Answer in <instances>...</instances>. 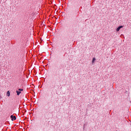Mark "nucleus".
<instances>
[{
    "mask_svg": "<svg viewBox=\"0 0 131 131\" xmlns=\"http://www.w3.org/2000/svg\"><path fill=\"white\" fill-rule=\"evenodd\" d=\"M121 28H123V26H120L119 27L117 28V29H116V31L118 32L120 30V29H121Z\"/></svg>",
    "mask_w": 131,
    "mask_h": 131,
    "instance_id": "f257e3e1",
    "label": "nucleus"
},
{
    "mask_svg": "<svg viewBox=\"0 0 131 131\" xmlns=\"http://www.w3.org/2000/svg\"><path fill=\"white\" fill-rule=\"evenodd\" d=\"M10 117H11V118L12 121H14V120H16V116L11 115V116H10Z\"/></svg>",
    "mask_w": 131,
    "mask_h": 131,
    "instance_id": "f03ea898",
    "label": "nucleus"
},
{
    "mask_svg": "<svg viewBox=\"0 0 131 131\" xmlns=\"http://www.w3.org/2000/svg\"><path fill=\"white\" fill-rule=\"evenodd\" d=\"M16 93L17 94V95L19 96V95H20V93H21V92L18 91V90H16Z\"/></svg>",
    "mask_w": 131,
    "mask_h": 131,
    "instance_id": "7ed1b4c3",
    "label": "nucleus"
},
{
    "mask_svg": "<svg viewBox=\"0 0 131 131\" xmlns=\"http://www.w3.org/2000/svg\"><path fill=\"white\" fill-rule=\"evenodd\" d=\"M95 61H96V58H93L92 59V63L94 64V63H95Z\"/></svg>",
    "mask_w": 131,
    "mask_h": 131,
    "instance_id": "20e7f679",
    "label": "nucleus"
},
{
    "mask_svg": "<svg viewBox=\"0 0 131 131\" xmlns=\"http://www.w3.org/2000/svg\"><path fill=\"white\" fill-rule=\"evenodd\" d=\"M7 96L10 97V91H8L7 93Z\"/></svg>",
    "mask_w": 131,
    "mask_h": 131,
    "instance_id": "39448f33",
    "label": "nucleus"
},
{
    "mask_svg": "<svg viewBox=\"0 0 131 131\" xmlns=\"http://www.w3.org/2000/svg\"><path fill=\"white\" fill-rule=\"evenodd\" d=\"M18 92H23V89H18Z\"/></svg>",
    "mask_w": 131,
    "mask_h": 131,
    "instance_id": "423d86ee",
    "label": "nucleus"
}]
</instances>
